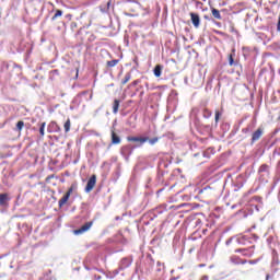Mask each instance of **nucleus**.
<instances>
[{"label": "nucleus", "mask_w": 280, "mask_h": 280, "mask_svg": "<svg viewBox=\"0 0 280 280\" xmlns=\"http://www.w3.org/2000/svg\"><path fill=\"white\" fill-rule=\"evenodd\" d=\"M137 84H139V80L132 82V86H137Z\"/></svg>", "instance_id": "f704fd0d"}, {"label": "nucleus", "mask_w": 280, "mask_h": 280, "mask_svg": "<svg viewBox=\"0 0 280 280\" xmlns=\"http://www.w3.org/2000/svg\"><path fill=\"white\" fill-rule=\"evenodd\" d=\"M58 16H62V10H57L55 15L51 18V21H56V19H58Z\"/></svg>", "instance_id": "b1692460"}, {"label": "nucleus", "mask_w": 280, "mask_h": 280, "mask_svg": "<svg viewBox=\"0 0 280 280\" xmlns=\"http://www.w3.org/2000/svg\"><path fill=\"white\" fill-rule=\"evenodd\" d=\"M261 135H264V130H261V128L257 129L252 136V143L259 141V139H261Z\"/></svg>", "instance_id": "0eeeda50"}, {"label": "nucleus", "mask_w": 280, "mask_h": 280, "mask_svg": "<svg viewBox=\"0 0 280 280\" xmlns=\"http://www.w3.org/2000/svg\"><path fill=\"white\" fill-rule=\"evenodd\" d=\"M250 131H252L250 127H247V128H244V129H243V132H244L245 135H247V132H250Z\"/></svg>", "instance_id": "2f4dec72"}, {"label": "nucleus", "mask_w": 280, "mask_h": 280, "mask_svg": "<svg viewBox=\"0 0 280 280\" xmlns=\"http://www.w3.org/2000/svg\"><path fill=\"white\" fill-rule=\"evenodd\" d=\"M25 126V122L23 120L18 121L16 124V130L21 132L23 130V127Z\"/></svg>", "instance_id": "4be33fe9"}, {"label": "nucleus", "mask_w": 280, "mask_h": 280, "mask_svg": "<svg viewBox=\"0 0 280 280\" xmlns=\"http://www.w3.org/2000/svg\"><path fill=\"white\" fill-rule=\"evenodd\" d=\"M214 119H215V124H218V121H220V112H215V117H214Z\"/></svg>", "instance_id": "c85d7f7f"}, {"label": "nucleus", "mask_w": 280, "mask_h": 280, "mask_svg": "<svg viewBox=\"0 0 280 280\" xmlns=\"http://www.w3.org/2000/svg\"><path fill=\"white\" fill-rule=\"evenodd\" d=\"M255 246H252L249 248H246L248 252H243L244 257H253Z\"/></svg>", "instance_id": "4468645a"}, {"label": "nucleus", "mask_w": 280, "mask_h": 280, "mask_svg": "<svg viewBox=\"0 0 280 280\" xmlns=\"http://www.w3.org/2000/svg\"><path fill=\"white\" fill-rule=\"evenodd\" d=\"M258 180L262 185H266V183L270 180V166H268L267 164L260 165L258 170Z\"/></svg>", "instance_id": "f257e3e1"}, {"label": "nucleus", "mask_w": 280, "mask_h": 280, "mask_svg": "<svg viewBox=\"0 0 280 280\" xmlns=\"http://www.w3.org/2000/svg\"><path fill=\"white\" fill-rule=\"evenodd\" d=\"M158 266H161V261H158Z\"/></svg>", "instance_id": "58836bf2"}, {"label": "nucleus", "mask_w": 280, "mask_h": 280, "mask_svg": "<svg viewBox=\"0 0 280 280\" xmlns=\"http://www.w3.org/2000/svg\"><path fill=\"white\" fill-rule=\"evenodd\" d=\"M229 65L230 67H233V65H235V60H233V55H230L229 57Z\"/></svg>", "instance_id": "bb28decb"}, {"label": "nucleus", "mask_w": 280, "mask_h": 280, "mask_svg": "<svg viewBox=\"0 0 280 280\" xmlns=\"http://www.w3.org/2000/svg\"><path fill=\"white\" fill-rule=\"evenodd\" d=\"M211 115H212V113L208 108L202 109V116L205 117V119H209V117H211Z\"/></svg>", "instance_id": "a211bd4d"}, {"label": "nucleus", "mask_w": 280, "mask_h": 280, "mask_svg": "<svg viewBox=\"0 0 280 280\" xmlns=\"http://www.w3.org/2000/svg\"><path fill=\"white\" fill-rule=\"evenodd\" d=\"M240 260H241V258L237 257V256H232V257L230 258V261H231L232 264H235L236 266H240Z\"/></svg>", "instance_id": "412c9836"}, {"label": "nucleus", "mask_w": 280, "mask_h": 280, "mask_svg": "<svg viewBox=\"0 0 280 280\" xmlns=\"http://www.w3.org/2000/svg\"><path fill=\"white\" fill-rule=\"evenodd\" d=\"M63 128H65L66 132H69L71 130V119H68L65 122Z\"/></svg>", "instance_id": "aec40b11"}, {"label": "nucleus", "mask_w": 280, "mask_h": 280, "mask_svg": "<svg viewBox=\"0 0 280 280\" xmlns=\"http://www.w3.org/2000/svg\"><path fill=\"white\" fill-rule=\"evenodd\" d=\"M249 249L246 248H240V249H235V253H248Z\"/></svg>", "instance_id": "7c9ffc66"}, {"label": "nucleus", "mask_w": 280, "mask_h": 280, "mask_svg": "<svg viewBox=\"0 0 280 280\" xmlns=\"http://www.w3.org/2000/svg\"><path fill=\"white\" fill-rule=\"evenodd\" d=\"M100 10H101V12H103V13L108 12V10H110V1H108V2L106 3V5H101V7H100Z\"/></svg>", "instance_id": "f3484780"}, {"label": "nucleus", "mask_w": 280, "mask_h": 280, "mask_svg": "<svg viewBox=\"0 0 280 280\" xmlns=\"http://www.w3.org/2000/svg\"><path fill=\"white\" fill-rule=\"evenodd\" d=\"M45 126H46V122H42L39 127V133L42 135V137H45Z\"/></svg>", "instance_id": "393cba45"}, {"label": "nucleus", "mask_w": 280, "mask_h": 280, "mask_svg": "<svg viewBox=\"0 0 280 280\" xmlns=\"http://www.w3.org/2000/svg\"><path fill=\"white\" fill-rule=\"evenodd\" d=\"M69 198H71V195L69 194H65L63 197L59 200L58 205H59V208L62 209V207H65V203L66 202H69Z\"/></svg>", "instance_id": "1a4fd4ad"}, {"label": "nucleus", "mask_w": 280, "mask_h": 280, "mask_svg": "<svg viewBox=\"0 0 280 280\" xmlns=\"http://www.w3.org/2000/svg\"><path fill=\"white\" fill-rule=\"evenodd\" d=\"M10 198L8 197V194H0V205L3 206L5 202H8Z\"/></svg>", "instance_id": "ddd939ff"}, {"label": "nucleus", "mask_w": 280, "mask_h": 280, "mask_svg": "<svg viewBox=\"0 0 280 280\" xmlns=\"http://www.w3.org/2000/svg\"><path fill=\"white\" fill-rule=\"evenodd\" d=\"M199 268H205V264H200V265H199Z\"/></svg>", "instance_id": "e433bc0d"}, {"label": "nucleus", "mask_w": 280, "mask_h": 280, "mask_svg": "<svg viewBox=\"0 0 280 280\" xmlns=\"http://www.w3.org/2000/svg\"><path fill=\"white\" fill-rule=\"evenodd\" d=\"M132 264V260L130 258H122L119 264L120 270H126V268H129V266Z\"/></svg>", "instance_id": "423d86ee"}, {"label": "nucleus", "mask_w": 280, "mask_h": 280, "mask_svg": "<svg viewBox=\"0 0 280 280\" xmlns=\"http://www.w3.org/2000/svg\"><path fill=\"white\" fill-rule=\"evenodd\" d=\"M190 21L194 25V27H200V15H198V13H190Z\"/></svg>", "instance_id": "20e7f679"}, {"label": "nucleus", "mask_w": 280, "mask_h": 280, "mask_svg": "<svg viewBox=\"0 0 280 280\" xmlns=\"http://www.w3.org/2000/svg\"><path fill=\"white\" fill-rule=\"evenodd\" d=\"M119 104H121V101L115 98L113 103V113L114 115H117L119 113Z\"/></svg>", "instance_id": "9d476101"}, {"label": "nucleus", "mask_w": 280, "mask_h": 280, "mask_svg": "<svg viewBox=\"0 0 280 280\" xmlns=\"http://www.w3.org/2000/svg\"><path fill=\"white\" fill-rule=\"evenodd\" d=\"M269 277H270V276H269V275H267V280L269 279Z\"/></svg>", "instance_id": "ea45409f"}, {"label": "nucleus", "mask_w": 280, "mask_h": 280, "mask_svg": "<svg viewBox=\"0 0 280 280\" xmlns=\"http://www.w3.org/2000/svg\"><path fill=\"white\" fill-rule=\"evenodd\" d=\"M112 143L113 145H119V143H121V138L115 133V130H112Z\"/></svg>", "instance_id": "6e6552de"}, {"label": "nucleus", "mask_w": 280, "mask_h": 280, "mask_svg": "<svg viewBox=\"0 0 280 280\" xmlns=\"http://www.w3.org/2000/svg\"><path fill=\"white\" fill-rule=\"evenodd\" d=\"M128 141H133L136 143H140V145H143V143L148 142V137H128Z\"/></svg>", "instance_id": "39448f33"}, {"label": "nucleus", "mask_w": 280, "mask_h": 280, "mask_svg": "<svg viewBox=\"0 0 280 280\" xmlns=\"http://www.w3.org/2000/svg\"><path fill=\"white\" fill-rule=\"evenodd\" d=\"M246 262H247L246 259H243V260L241 259V260H240V264H242V265H244V264H246Z\"/></svg>", "instance_id": "c9c22d12"}, {"label": "nucleus", "mask_w": 280, "mask_h": 280, "mask_svg": "<svg viewBox=\"0 0 280 280\" xmlns=\"http://www.w3.org/2000/svg\"><path fill=\"white\" fill-rule=\"evenodd\" d=\"M93 98V94H91V96H90V100H92Z\"/></svg>", "instance_id": "4c0bfd02"}, {"label": "nucleus", "mask_w": 280, "mask_h": 280, "mask_svg": "<svg viewBox=\"0 0 280 280\" xmlns=\"http://www.w3.org/2000/svg\"><path fill=\"white\" fill-rule=\"evenodd\" d=\"M49 126L51 128H57V130H60V127H58V124H56V121H51Z\"/></svg>", "instance_id": "cd10ccee"}, {"label": "nucleus", "mask_w": 280, "mask_h": 280, "mask_svg": "<svg viewBox=\"0 0 280 280\" xmlns=\"http://www.w3.org/2000/svg\"><path fill=\"white\" fill-rule=\"evenodd\" d=\"M246 240V236L238 237L237 238V244H244V241Z\"/></svg>", "instance_id": "c756f323"}, {"label": "nucleus", "mask_w": 280, "mask_h": 280, "mask_svg": "<svg viewBox=\"0 0 280 280\" xmlns=\"http://www.w3.org/2000/svg\"><path fill=\"white\" fill-rule=\"evenodd\" d=\"M96 183H97V176L92 175L85 186V194H91V191H93V188L95 187Z\"/></svg>", "instance_id": "f03ea898"}, {"label": "nucleus", "mask_w": 280, "mask_h": 280, "mask_svg": "<svg viewBox=\"0 0 280 280\" xmlns=\"http://www.w3.org/2000/svg\"><path fill=\"white\" fill-rule=\"evenodd\" d=\"M93 226V221L86 222L80 229L74 230V235H82V233H86Z\"/></svg>", "instance_id": "7ed1b4c3"}, {"label": "nucleus", "mask_w": 280, "mask_h": 280, "mask_svg": "<svg viewBox=\"0 0 280 280\" xmlns=\"http://www.w3.org/2000/svg\"><path fill=\"white\" fill-rule=\"evenodd\" d=\"M132 78V74H130V72H127L125 74V78L121 80V84H128V82H130V79Z\"/></svg>", "instance_id": "dca6fc26"}, {"label": "nucleus", "mask_w": 280, "mask_h": 280, "mask_svg": "<svg viewBox=\"0 0 280 280\" xmlns=\"http://www.w3.org/2000/svg\"><path fill=\"white\" fill-rule=\"evenodd\" d=\"M162 71H163V66H161V65L155 66V68L153 70L155 78H161Z\"/></svg>", "instance_id": "f8f14e48"}, {"label": "nucleus", "mask_w": 280, "mask_h": 280, "mask_svg": "<svg viewBox=\"0 0 280 280\" xmlns=\"http://www.w3.org/2000/svg\"><path fill=\"white\" fill-rule=\"evenodd\" d=\"M148 141H149L150 145H154V143L159 142V138H152V139L148 138Z\"/></svg>", "instance_id": "a878e982"}, {"label": "nucleus", "mask_w": 280, "mask_h": 280, "mask_svg": "<svg viewBox=\"0 0 280 280\" xmlns=\"http://www.w3.org/2000/svg\"><path fill=\"white\" fill-rule=\"evenodd\" d=\"M75 189H78V184L74 183L69 187V189L66 194H69V196H71V194H73V191H75Z\"/></svg>", "instance_id": "6ab92c4d"}, {"label": "nucleus", "mask_w": 280, "mask_h": 280, "mask_svg": "<svg viewBox=\"0 0 280 280\" xmlns=\"http://www.w3.org/2000/svg\"><path fill=\"white\" fill-rule=\"evenodd\" d=\"M118 63H119V60L114 59V60L107 61V67H116V65Z\"/></svg>", "instance_id": "5701e85b"}, {"label": "nucleus", "mask_w": 280, "mask_h": 280, "mask_svg": "<svg viewBox=\"0 0 280 280\" xmlns=\"http://www.w3.org/2000/svg\"><path fill=\"white\" fill-rule=\"evenodd\" d=\"M257 261H259V259H256V260H249V261H248V264L254 265V264H257Z\"/></svg>", "instance_id": "72a5a7b5"}, {"label": "nucleus", "mask_w": 280, "mask_h": 280, "mask_svg": "<svg viewBox=\"0 0 280 280\" xmlns=\"http://www.w3.org/2000/svg\"><path fill=\"white\" fill-rule=\"evenodd\" d=\"M231 242H233V238H229V240L225 242L226 246H229V245L231 244Z\"/></svg>", "instance_id": "473e14b6"}, {"label": "nucleus", "mask_w": 280, "mask_h": 280, "mask_svg": "<svg viewBox=\"0 0 280 280\" xmlns=\"http://www.w3.org/2000/svg\"><path fill=\"white\" fill-rule=\"evenodd\" d=\"M211 12L214 19H217L218 21H222V14H220V10L212 8Z\"/></svg>", "instance_id": "9b49d317"}, {"label": "nucleus", "mask_w": 280, "mask_h": 280, "mask_svg": "<svg viewBox=\"0 0 280 280\" xmlns=\"http://www.w3.org/2000/svg\"><path fill=\"white\" fill-rule=\"evenodd\" d=\"M121 153L125 154V155H127V156H130V154H132V148H130V147H124V148L121 149Z\"/></svg>", "instance_id": "2eb2a0df"}]
</instances>
